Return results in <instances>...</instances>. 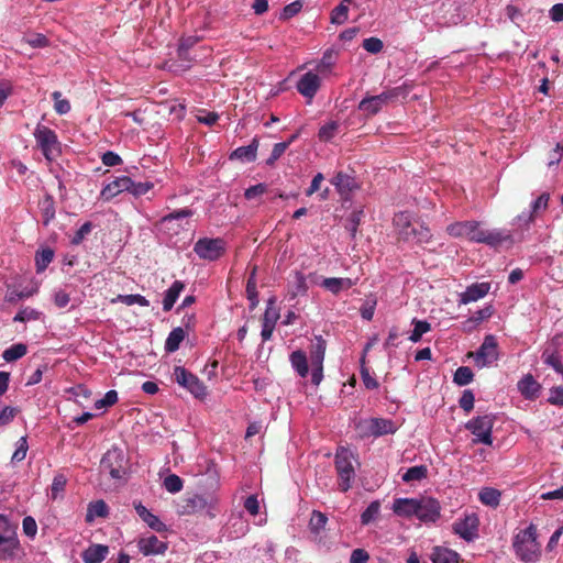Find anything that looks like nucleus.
<instances>
[{
  "mask_svg": "<svg viewBox=\"0 0 563 563\" xmlns=\"http://www.w3.org/2000/svg\"><path fill=\"white\" fill-rule=\"evenodd\" d=\"M393 224L398 239L404 242L422 244L431 241L432 233L430 229L407 211L396 213Z\"/></svg>",
  "mask_w": 563,
  "mask_h": 563,
  "instance_id": "1",
  "label": "nucleus"
},
{
  "mask_svg": "<svg viewBox=\"0 0 563 563\" xmlns=\"http://www.w3.org/2000/svg\"><path fill=\"white\" fill-rule=\"evenodd\" d=\"M179 516H205L213 519L219 514V499L213 494H186L176 504Z\"/></svg>",
  "mask_w": 563,
  "mask_h": 563,
  "instance_id": "2",
  "label": "nucleus"
},
{
  "mask_svg": "<svg viewBox=\"0 0 563 563\" xmlns=\"http://www.w3.org/2000/svg\"><path fill=\"white\" fill-rule=\"evenodd\" d=\"M512 548L517 559L523 563H534L539 560L541 550L537 541V528L533 523L514 537Z\"/></svg>",
  "mask_w": 563,
  "mask_h": 563,
  "instance_id": "3",
  "label": "nucleus"
},
{
  "mask_svg": "<svg viewBox=\"0 0 563 563\" xmlns=\"http://www.w3.org/2000/svg\"><path fill=\"white\" fill-rule=\"evenodd\" d=\"M128 457L122 449L113 446L109 449L100 461V471L112 479H122L128 471Z\"/></svg>",
  "mask_w": 563,
  "mask_h": 563,
  "instance_id": "4",
  "label": "nucleus"
},
{
  "mask_svg": "<svg viewBox=\"0 0 563 563\" xmlns=\"http://www.w3.org/2000/svg\"><path fill=\"white\" fill-rule=\"evenodd\" d=\"M20 541L15 528L0 515V560H13L19 555Z\"/></svg>",
  "mask_w": 563,
  "mask_h": 563,
  "instance_id": "5",
  "label": "nucleus"
},
{
  "mask_svg": "<svg viewBox=\"0 0 563 563\" xmlns=\"http://www.w3.org/2000/svg\"><path fill=\"white\" fill-rule=\"evenodd\" d=\"M37 147L44 157L52 162L60 154V143L55 131L38 123L33 132Z\"/></svg>",
  "mask_w": 563,
  "mask_h": 563,
  "instance_id": "6",
  "label": "nucleus"
},
{
  "mask_svg": "<svg viewBox=\"0 0 563 563\" xmlns=\"http://www.w3.org/2000/svg\"><path fill=\"white\" fill-rule=\"evenodd\" d=\"M470 241L476 243H484L492 247H497L503 243H512L514 234L509 230L494 229L486 230L481 228L479 223L474 221V228H472Z\"/></svg>",
  "mask_w": 563,
  "mask_h": 563,
  "instance_id": "7",
  "label": "nucleus"
},
{
  "mask_svg": "<svg viewBox=\"0 0 563 563\" xmlns=\"http://www.w3.org/2000/svg\"><path fill=\"white\" fill-rule=\"evenodd\" d=\"M494 422L493 415L477 416L467 421L465 428L474 435L473 443L492 445Z\"/></svg>",
  "mask_w": 563,
  "mask_h": 563,
  "instance_id": "8",
  "label": "nucleus"
},
{
  "mask_svg": "<svg viewBox=\"0 0 563 563\" xmlns=\"http://www.w3.org/2000/svg\"><path fill=\"white\" fill-rule=\"evenodd\" d=\"M351 453L342 449L335 455V468L339 476V487L342 492H347L352 487L355 477V471L351 461Z\"/></svg>",
  "mask_w": 563,
  "mask_h": 563,
  "instance_id": "9",
  "label": "nucleus"
},
{
  "mask_svg": "<svg viewBox=\"0 0 563 563\" xmlns=\"http://www.w3.org/2000/svg\"><path fill=\"white\" fill-rule=\"evenodd\" d=\"M225 251V242L220 239L201 238L194 245V252L206 261H217Z\"/></svg>",
  "mask_w": 563,
  "mask_h": 563,
  "instance_id": "10",
  "label": "nucleus"
},
{
  "mask_svg": "<svg viewBox=\"0 0 563 563\" xmlns=\"http://www.w3.org/2000/svg\"><path fill=\"white\" fill-rule=\"evenodd\" d=\"M174 377L178 385L186 388L196 398H203L207 395L205 384L185 367L176 366Z\"/></svg>",
  "mask_w": 563,
  "mask_h": 563,
  "instance_id": "11",
  "label": "nucleus"
},
{
  "mask_svg": "<svg viewBox=\"0 0 563 563\" xmlns=\"http://www.w3.org/2000/svg\"><path fill=\"white\" fill-rule=\"evenodd\" d=\"M399 88L384 91L376 96H368L361 100L358 110L366 115H374L378 113L389 100L398 96Z\"/></svg>",
  "mask_w": 563,
  "mask_h": 563,
  "instance_id": "12",
  "label": "nucleus"
},
{
  "mask_svg": "<svg viewBox=\"0 0 563 563\" xmlns=\"http://www.w3.org/2000/svg\"><path fill=\"white\" fill-rule=\"evenodd\" d=\"M364 435L382 437L394 434L398 430V424L391 419L371 418L360 423Z\"/></svg>",
  "mask_w": 563,
  "mask_h": 563,
  "instance_id": "13",
  "label": "nucleus"
},
{
  "mask_svg": "<svg viewBox=\"0 0 563 563\" xmlns=\"http://www.w3.org/2000/svg\"><path fill=\"white\" fill-rule=\"evenodd\" d=\"M497 341L494 335L488 334L479 349L474 354V362L477 367H486L498 360Z\"/></svg>",
  "mask_w": 563,
  "mask_h": 563,
  "instance_id": "14",
  "label": "nucleus"
},
{
  "mask_svg": "<svg viewBox=\"0 0 563 563\" xmlns=\"http://www.w3.org/2000/svg\"><path fill=\"white\" fill-rule=\"evenodd\" d=\"M479 519L474 512L465 515L464 518L453 523V531L461 539L471 542L478 537Z\"/></svg>",
  "mask_w": 563,
  "mask_h": 563,
  "instance_id": "15",
  "label": "nucleus"
},
{
  "mask_svg": "<svg viewBox=\"0 0 563 563\" xmlns=\"http://www.w3.org/2000/svg\"><path fill=\"white\" fill-rule=\"evenodd\" d=\"M440 503L431 497L419 498L416 517L424 522H435L440 518Z\"/></svg>",
  "mask_w": 563,
  "mask_h": 563,
  "instance_id": "16",
  "label": "nucleus"
},
{
  "mask_svg": "<svg viewBox=\"0 0 563 563\" xmlns=\"http://www.w3.org/2000/svg\"><path fill=\"white\" fill-rule=\"evenodd\" d=\"M321 86V79L318 74L313 71H307L297 81L296 88L300 95L308 99V103L311 102Z\"/></svg>",
  "mask_w": 563,
  "mask_h": 563,
  "instance_id": "17",
  "label": "nucleus"
},
{
  "mask_svg": "<svg viewBox=\"0 0 563 563\" xmlns=\"http://www.w3.org/2000/svg\"><path fill=\"white\" fill-rule=\"evenodd\" d=\"M278 319L279 310L275 306V299L269 298L262 321L261 336L264 342L272 339Z\"/></svg>",
  "mask_w": 563,
  "mask_h": 563,
  "instance_id": "18",
  "label": "nucleus"
},
{
  "mask_svg": "<svg viewBox=\"0 0 563 563\" xmlns=\"http://www.w3.org/2000/svg\"><path fill=\"white\" fill-rule=\"evenodd\" d=\"M137 548L144 556H151L164 554L168 549V544L167 542L162 541L156 536L152 534L141 538L137 541Z\"/></svg>",
  "mask_w": 563,
  "mask_h": 563,
  "instance_id": "19",
  "label": "nucleus"
},
{
  "mask_svg": "<svg viewBox=\"0 0 563 563\" xmlns=\"http://www.w3.org/2000/svg\"><path fill=\"white\" fill-rule=\"evenodd\" d=\"M130 177L120 176L106 184L100 191V199L110 201L122 192H129Z\"/></svg>",
  "mask_w": 563,
  "mask_h": 563,
  "instance_id": "20",
  "label": "nucleus"
},
{
  "mask_svg": "<svg viewBox=\"0 0 563 563\" xmlns=\"http://www.w3.org/2000/svg\"><path fill=\"white\" fill-rule=\"evenodd\" d=\"M490 290V284L483 282V283H475L466 287V289L460 294L459 296V303L460 305H467L471 302H475L482 298H484Z\"/></svg>",
  "mask_w": 563,
  "mask_h": 563,
  "instance_id": "21",
  "label": "nucleus"
},
{
  "mask_svg": "<svg viewBox=\"0 0 563 563\" xmlns=\"http://www.w3.org/2000/svg\"><path fill=\"white\" fill-rule=\"evenodd\" d=\"M556 340L554 338L542 352L541 358L545 365L553 368L563 378V363L562 356L556 349Z\"/></svg>",
  "mask_w": 563,
  "mask_h": 563,
  "instance_id": "22",
  "label": "nucleus"
},
{
  "mask_svg": "<svg viewBox=\"0 0 563 563\" xmlns=\"http://www.w3.org/2000/svg\"><path fill=\"white\" fill-rule=\"evenodd\" d=\"M134 509L139 517L154 531L166 532L167 526L152 511H150L141 503L134 504Z\"/></svg>",
  "mask_w": 563,
  "mask_h": 563,
  "instance_id": "23",
  "label": "nucleus"
},
{
  "mask_svg": "<svg viewBox=\"0 0 563 563\" xmlns=\"http://www.w3.org/2000/svg\"><path fill=\"white\" fill-rule=\"evenodd\" d=\"M419 498H397L393 504V511L400 517H416Z\"/></svg>",
  "mask_w": 563,
  "mask_h": 563,
  "instance_id": "24",
  "label": "nucleus"
},
{
  "mask_svg": "<svg viewBox=\"0 0 563 563\" xmlns=\"http://www.w3.org/2000/svg\"><path fill=\"white\" fill-rule=\"evenodd\" d=\"M258 145V140L254 137L249 145L235 148L231 153L230 159H238L243 163H252L256 159Z\"/></svg>",
  "mask_w": 563,
  "mask_h": 563,
  "instance_id": "25",
  "label": "nucleus"
},
{
  "mask_svg": "<svg viewBox=\"0 0 563 563\" xmlns=\"http://www.w3.org/2000/svg\"><path fill=\"white\" fill-rule=\"evenodd\" d=\"M357 283V278L328 277L321 282V287L333 295L347 290Z\"/></svg>",
  "mask_w": 563,
  "mask_h": 563,
  "instance_id": "26",
  "label": "nucleus"
},
{
  "mask_svg": "<svg viewBox=\"0 0 563 563\" xmlns=\"http://www.w3.org/2000/svg\"><path fill=\"white\" fill-rule=\"evenodd\" d=\"M331 183L342 197L350 195L357 188L355 178L343 172L336 173Z\"/></svg>",
  "mask_w": 563,
  "mask_h": 563,
  "instance_id": "27",
  "label": "nucleus"
},
{
  "mask_svg": "<svg viewBox=\"0 0 563 563\" xmlns=\"http://www.w3.org/2000/svg\"><path fill=\"white\" fill-rule=\"evenodd\" d=\"M534 216L528 210L522 211L518 214L511 222L514 229V234L519 239L523 240L525 232L530 229V224L534 221Z\"/></svg>",
  "mask_w": 563,
  "mask_h": 563,
  "instance_id": "28",
  "label": "nucleus"
},
{
  "mask_svg": "<svg viewBox=\"0 0 563 563\" xmlns=\"http://www.w3.org/2000/svg\"><path fill=\"white\" fill-rule=\"evenodd\" d=\"M109 548L103 544H92L82 552L85 563H101L108 555Z\"/></svg>",
  "mask_w": 563,
  "mask_h": 563,
  "instance_id": "29",
  "label": "nucleus"
},
{
  "mask_svg": "<svg viewBox=\"0 0 563 563\" xmlns=\"http://www.w3.org/2000/svg\"><path fill=\"white\" fill-rule=\"evenodd\" d=\"M540 388V384L533 378L532 375H526L518 382V389L527 399H534L538 397Z\"/></svg>",
  "mask_w": 563,
  "mask_h": 563,
  "instance_id": "30",
  "label": "nucleus"
},
{
  "mask_svg": "<svg viewBox=\"0 0 563 563\" xmlns=\"http://www.w3.org/2000/svg\"><path fill=\"white\" fill-rule=\"evenodd\" d=\"M430 559L433 563H459L460 554L449 548L434 547Z\"/></svg>",
  "mask_w": 563,
  "mask_h": 563,
  "instance_id": "31",
  "label": "nucleus"
},
{
  "mask_svg": "<svg viewBox=\"0 0 563 563\" xmlns=\"http://www.w3.org/2000/svg\"><path fill=\"white\" fill-rule=\"evenodd\" d=\"M327 342L319 335L316 336L310 349V364L311 366H323L325 355Z\"/></svg>",
  "mask_w": 563,
  "mask_h": 563,
  "instance_id": "32",
  "label": "nucleus"
},
{
  "mask_svg": "<svg viewBox=\"0 0 563 563\" xmlns=\"http://www.w3.org/2000/svg\"><path fill=\"white\" fill-rule=\"evenodd\" d=\"M289 362L294 371L301 377H307L309 373L307 355L303 351L297 350L289 355Z\"/></svg>",
  "mask_w": 563,
  "mask_h": 563,
  "instance_id": "33",
  "label": "nucleus"
},
{
  "mask_svg": "<svg viewBox=\"0 0 563 563\" xmlns=\"http://www.w3.org/2000/svg\"><path fill=\"white\" fill-rule=\"evenodd\" d=\"M185 285L180 280H175L172 286L165 291L163 298V310L169 311L174 307L180 292L184 290Z\"/></svg>",
  "mask_w": 563,
  "mask_h": 563,
  "instance_id": "34",
  "label": "nucleus"
},
{
  "mask_svg": "<svg viewBox=\"0 0 563 563\" xmlns=\"http://www.w3.org/2000/svg\"><path fill=\"white\" fill-rule=\"evenodd\" d=\"M249 528V522L242 517V515H239L238 517H232L230 519L228 533L231 538L239 539L247 533Z\"/></svg>",
  "mask_w": 563,
  "mask_h": 563,
  "instance_id": "35",
  "label": "nucleus"
},
{
  "mask_svg": "<svg viewBox=\"0 0 563 563\" xmlns=\"http://www.w3.org/2000/svg\"><path fill=\"white\" fill-rule=\"evenodd\" d=\"M501 493L493 487H484L478 493L479 501L488 507L496 508L499 506Z\"/></svg>",
  "mask_w": 563,
  "mask_h": 563,
  "instance_id": "36",
  "label": "nucleus"
},
{
  "mask_svg": "<svg viewBox=\"0 0 563 563\" xmlns=\"http://www.w3.org/2000/svg\"><path fill=\"white\" fill-rule=\"evenodd\" d=\"M109 514L108 505L104 503V500L99 499L91 501L88 505L87 515H86V521L91 522L95 518H106Z\"/></svg>",
  "mask_w": 563,
  "mask_h": 563,
  "instance_id": "37",
  "label": "nucleus"
},
{
  "mask_svg": "<svg viewBox=\"0 0 563 563\" xmlns=\"http://www.w3.org/2000/svg\"><path fill=\"white\" fill-rule=\"evenodd\" d=\"M185 336L186 332L183 328L178 327L173 329L165 341L166 352H176L179 349L180 343L184 341Z\"/></svg>",
  "mask_w": 563,
  "mask_h": 563,
  "instance_id": "38",
  "label": "nucleus"
},
{
  "mask_svg": "<svg viewBox=\"0 0 563 563\" xmlns=\"http://www.w3.org/2000/svg\"><path fill=\"white\" fill-rule=\"evenodd\" d=\"M474 228V221L455 222L446 228V232L454 238H466L470 240V235Z\"/></svg>",
  "mask_w": 563,
  "mask_h": 563,
  "instance_id": "39",
  "label": "nucleus"
},
{
  "mask_svg": "<svg viewBox=\"0 0 563 563\" xmlns=\"http://www.w3.org/2000/svg\"><path fill=\"white\" fill-rule=\"evenodd\" d=\"M327 522L328 517L325 514L313 510L308 525L310 532L314 536H319L324 530Z\"/></svg>",
  "mask_w": 563,
  "mask_h": 563,
  "instance_id": "40",
  "label": "nucleus"
},
{
  "mask_svg": "<svg viewBox=\"0 0 563 563\" xmlns=\"http://www.w3.org/2000/svg\"><path fill=\"white\" fill-rule=\"evenodd\" d=\"M428 476V468L426 465H416L409 467L402 475L401 479L405 483L419 482Z\"/></svg>",
  "mask_w": 563,
  "mask_h": 563,
  "instance_id": "41",
  "label": "nucleus"
},
{
  "mask_svg": "<svg viewBox=\"0 0 563 563\" xmlns=\"http://www.w3.org/2000/svg\"><path fill=\"white\" fill-rule=\"evenodd\" d=\"M40 208L43 216V224L48 225V223L55 218V203L53 197L45 196L40 202Z\"/></svg>",
  "mask_w": 563,
  "mask_h": 563,
  "instance_id": "42",
  "label": "nucleus"
},
{
  "mask_svg": "<svg viewBox=\"0 0 563 563\" xmlns=\"http://www.w3.org/2000/svg\"><path fill=\"white\" fill-rule=\"evenodd\" d=\"M413 330L409 335V340L417 343L421 340L422 335L431 330V324L426 320L412 319Z\"/></svg>",
  "mask_w": 563,
  "mask_h": 563,
  "instance_id": "43",
  "label": "nucleus"
},
{
  "mask_svg": "<svg viewBox=\"0 0 563 563\" xmlns=\"http://www.w3.org/2000/svg\"><path fill=\"white\" fill-rule=\"evenodd\" d=\"M54 258V251L49 247L43 249L35 255L36 272L43 273Z\"/></svg>",
  "mask_w": 563,
  "mask_h": 563,
  "instance_id": "44",
  "label": "nucleus"
},
{
  "mask_svg": "<svg viewBox=\"0 0 563 563\" xmlns=\"http://www.w3.org/2000/svg\"><path fill=\"white\" fill-rule=\"evenodd\" d=\"M27 352V347L23 343L13 344L3 351L2 357L5 362H14L23 357Z\"/></svg>",
  "mask_w": 563,
  "mask_h": 563,
  "instance_id": "45",
  "label": "nucleus"
},
{
  "mask_svg": "<svg viewBox=\"0 0 563 563\" xmlns=\"http://www.w3.org/2000/svg\"><path fill=\"white\" fill-rule=\"evenodd\" d=\"M380 512V503L378 500L372 501L367 508L361 514V523L367 526L376 520Z\"/></svg>",
  "mask_w": 563,
  "mask_h": 563,
  "instance_id": "46",
  "label": "nucleus"
},
{
  "mask_svg": "<svg viewBox=\"0 0 563 563\" xmlns=\"http://www.w3.org/2000/svg\"><path fill=\"white\" fill-rule=\"evenodd\" d=\"M112 302H121L126 306L139 305L142 307L150 306V301L140 294H131V295H119Z\"/></svg>",
  "mask_w": 563,
  "mask_h": 563,
  "instance_id": "47",
  "label": "nucleus"
},
{
  "mask_svg": "<svg viewBox=\"0 0 563 563\" xmlns=\"http://www.w3.org/2000/svg\"><path fill=\"white\" fill-rule=\"evenodd\" d=\"M153 188L154 184L152 181L136 183L130 177L129 194L135 198L144 196Z\"/></svg>",
  "mask_w": 563,
  "mask_h": 563,
  "instance_id": "48",
  "label": "nucleus"
},
{
  "mask_svg": "<svg viewBox=\"0 0 563 563\" xmlns=\"http://www.w3.org/2000/svg\"><path fill=\"white\" fill-rule=\"evenodd\" d=\"M163 487L170 494H177L183 489L184 482L178 475L169 474L164 478Z\"/></svg>",
  "mask_w": 563,
  "mask_h": 563,
  "instance_id": "49",
  "label": "nucleus"
},
{
  "mask_svg": "<svg viewBox=\"0 0 563 563\" xmlns=\"http://www.w3.org/2000/svg\"><path fill=\"white\" fill-rule=\"evenodd\" d=\"M336 62V52L334 49H327L319 64L317 65V70L319 73H325L332 68V66Z\"/></svg>",
  "mask_w": 563,
  "mask_h": 563,
  "instance_id": "50",
  "label": "nucleus"
},
{
  "mask_svg": "<svg viewBox=\"0 0 563 563\" xmlns=\"http://www.w3.org/2000/svg\"><path fill=\"white\" fill-rule=\"evenodd\" d=\"M474 374L467 366L459 367L453 376V382L459 386L468 385L473 380Z\"/></svg>",
  "mask_w": 563,
  "mask_h": 563,
  "instance_id": "51",
  "label": "nucleus"
},
{
  "mask_svg": "<svg viewBox=\"0 0 563 563\" xmlns=\"http://www.w3.org/2000/svg\"><path fill=\"white\" fill-rule=\"evenodd\" d=\"M192 214H194V211L191 209H189V208H184V209L175 210V211L164 216L161 219V224L162 225H167V224H169L173 221L192 217Z\"/></svg>",
  "mask_w": 563,
  "mask_h": 563,
  "instance_id": "52",
  "label": "nucleus"
},
{
  "mask_svg": "<svg viewBox=\"0 0 563 563\" xmlns=\"http://www.w3.org/2000/svg\"><path fill=\"white\" fill-rule=\"evenodd\" d=\"M67 479L63 474H57L54 476L52 485H51V498L53 500L57 499L62 493L65 490Z\"/></svg>",
  "mask_w": 563,
  "mask_h": 563,
  "instance_id": "53",
  "label": "nucleus"
},
{
  "mask_svg": "<svg viewBox=\"0 0 563 563\" xmlns=\"http://www.w3.org/2000/svg\"><path fill=\"white\" fill-rule=\"evenodd\" d=\"M308 286L306 283V277L302 273L296 272L294 275L291 296L296 297L299 295H305L307 292Z\"/></svg>",
  "mask_w": 563,
  "mask_h": 563,
  "instance_id": "54",
  "label": "nucleus"
},
{
  "mask_svg": "<svg viewBox=\"0 0 563 563\" xmlns=\"http://www.w3.org/2000/svg\"><path fill=\"white\" fill-rule=\"evenodd\" d=\"M199 41V37L196 35H189L186 37H183L180 40L179 46H178V57L180 59H187V53L188 51L194 47Z\"/></svg>",
  "mask_w": 563,
  "mask_h": 563,
  "instance_id": "55",
  "label": "nucleus"
},
{
  "mask_svg": "<svg viewBox=\"0 0 563 563\" xmlns=\"http://www.w3.org/2000/svg\"><path fill=\"white\" fill-rule=\"evenodd\" d=\"M550 195L548 192H542L537 199H534L530 205V212L537 217L541 211L547 210L549 205Z\"/></svg>",
  "mask_w": 563,
  "mask_h": 563,
  "instance_id": "56",
  "label": "nucleus"
},
{
  "mask_svg": "<svg viewBox=\"0 0 563 563\" xmlns=\"http://www.w3.org/2000/svg\"><path fill=\"white\" fill-rule=\"evenodd\" d=\"M349 9L347 5L338 4L331 12V22L341 25L347 20Z\"/></svg>",
  "mask_w": 563,
  "mask_h": 563,
  "instance_id": "57",
  "label": "nucleus"
},
{
  "mask_svg": "<svg viewBox=\"0 0 563 563\" xmlns=\"http://www.w3.org/2000/svg\"><path fill=\"white\" fill-rule=\"evenodd\" d=\"M246 295H247V299L250 301V308L254 309L258 305V294H257V290H256V283H255V279H254V273L252 274V276L247 280Z\"/></svg>",
  "mask_w": 563,
  "mask_h": 563,
  "instance_id": "58",
  "label": "nucleus"
},
{
  "mask_svg": "<svg viewBox=\"0 0 563 563\" xmlns=\"http://www.w3.org/2000/svg\"><path fill=\"white\" fill-rule=\"evenodd\" d=\"M40 312L33 308L25 307L21 309L13 318L14 322H26L30 320H37Z\"/></svg>",
  "mask_w": 563,
  "mask_h": 563,
  "instance_id": "59",
  "label": "nucleus"
},
{
  "mask_svg": "<svg viewBox=\"0 0 563 563\" xmlns=\"http://www.w3.org/2000/svg\"><path fill=\"white\" fill-rule=\"evenodd\" d=\"M29 445L26 437H21L16 442L15 451L12 454V462H21L25 459Z\"/></svg>",
  "mask_w": 563,
  "mask_h": 563,
  "instance_id": "60",
  "label": "nucleus"
},
{
  "mask_svg": "<svg viewBox=\"0 0 563 563\" xmlns=\"http://www.w3.org/2000/svg\"><path fill=\"white\" fill-rule=\"evenodd\" d=\"M302 9V2L300 0H296L289 4H287L282 13H280V16L279 19L280 20H289L291 19L292 16H295L296 14H298Z\"/></svg>",
  "mask_w": 563,
  "mask_h": 563,
  "instance_id": "61",
  "label": "nucleus"
},
{
  "mask_svg": "<svg viewBox=\"0 0 563 563\" xmlns=\"http://www.w3.org/2000/svg\"><path fill=\"white\" fill-rule=\"evenodd\" d=\"M52 97L55 101L54 109L58 114H66L70 111V103L67 99H62L59 91H54Z\"/></svg>",
  "mask_w": 563,
  "mask_h": 563,
  "instance_id": "62",
  "label": "nucleus"
},
{
  "mask_svg": "<svg viewBox=\"0 0 563 563\" xmlns=\"http://www.w3.org/2000/svg\"><path fill=\"white\" fill-rule=\"evenodd\" d=\"M376 305V298H368L360 309L361 317L366 321H371L374 317Z\"/></svg>",
  "mask_w": 563,
  "mask_h": 563,
  "instance_id": "63",
  "label": "nucleus"
},
{
  "mask_svg": "<svg viewBox=\"0 0 563 563\" xmlns=\"http://www.w3.org/2000/svg\"><path fill=\"white\" fill-rule=\"evenodd\" d=\"M474 401L475 397L473 391L470 389H465L462 393V396L459 400V405L465 412H471L474 408Z\"/></svg>",
  "mask_w": 563,
  "mask_h": 563,
  "instance_id": "64",
  "label": "nucleus"
}]
</instances>
